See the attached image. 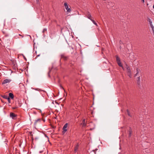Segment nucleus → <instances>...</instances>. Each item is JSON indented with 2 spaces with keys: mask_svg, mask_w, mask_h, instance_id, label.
I'll use <instances>...</instances> for the list:
<instances>
[{
  "mask_svg": "<svg viewBox=\"0 0 154 154\" xmlns=\"http://www.w3.org/2000/svg\"><path fill=\"white\" fill-rule=\"evenodd\" d=\"M116 61H117V62L118 65L120 67H122V63H121L120 59L119 57L118 56V55H116Z\"/></svg>",
  "mask_w": 154,
  "mask_h": 154,
  "instance_id": "nucleus-1",
  "label": "nucleus"
},
{
  "mask_svg": "<svg viewBox=\"0 0 154 154\" xmlns=\"http://www.w3.org/2000/svg\"><path fill=\"white\" fill-rule=\"evenodd\" d=\"M64 6H65L66 9L67 11V12H69L71 11V10L70 8H69V5L66 2L64 3Z\"/></svg>",
  "mask_w": 154,
  "mask_h": 154,
  "instance_id": "nucleus-2",
  "label": "nucleus"
},
{
  "mask_svg": "<svg viewBox=\"0 0 154 154\" xmlns=\"http://www.w3.org/2000/svg\"><path fill=\"white\" fill-rule=\"evenodd\" d=\"M137 72L136 74L134 75V76H139L140 75H141V73L140 70L138 68L136 69Z\"/></svg>",
  "mask_w": 154,
  "mask_h": 154,
  "instance_id": "nucleus-3",
  "label": "nucleus"
},
{
  "mask_svg": "<svg viewBox=\"0 0 154 154\" xmlns=\"http://www.w3.org/2000/svg\"><path fill=\"white\" fill-rule=\"evenodd\" d=\"M68 126V124L66 123L64 125L63 128V133H65L67 131L66 128Z\"/></svg>",
  "mask_w": 154,
  "mask_h": 154,
  "instance_id": "nucleus-4",
  "label": "nucleus"
},
{
  "mask_svg": "<svg viewBox=\"0 0 154 154\" xmlns=\"http://www.w3.org/2000/svg\"><path fill=\"white\" fill-rule=\"evenodd\" d=\"M42 121V119H41L39 118L37 120H35L34 123V125H36L38 124H40Z\"/></svg>",
  "mask_w": 154,
  "mask_h": 154,
  "instance_id": "nucleus-5",
  "label": "nucleus"
},
{
  "mask_svg": "<svg viewBox=\"0 0 154 154\" xmlns=\"http://www.w3.org/2000/svg\"><path fill=\"white\" fill-rule=\"evenodd\" d=\"M11 80L10 79H6L4 80L2 82V84H4L7 83H9Z\"/></svg>",
  "mask_w": 154,
  "mask_h": 154,
  "instance_id": "nucleus-6",
  "label": "nucleus"
},
{
  "mask_svg": "<svg viewBox=\"0 0 154 154\" xmlns=\"http://www.w3.org/2000/svg\"><path fill=\"white\" fill-rule=\"evenodd\" d=\"M61 58H63L65 60L67 59V57L64 54H62L61 55Z\"/></svg>",
  "mask_w": 154,
  "mask_h": 154,
  "instance_id": "nucleus-7",
  "label": "nucleus"
},
{
  "mask_svg": "<svg viewBox=\"0 0 154 154\" xmlns=\"http://www.w3.org/2000/svg\"><path fill=\"white\" fill-rule=\"evenodd\" d=\"M82 124L83 127H85L86 126V122L85 119H84L82 120Z\"/></svg>",
  "mask_w": 154,
  "mask_h": 154,
  "instance_id": "nucleus-8",
  "label": "nucleus"
},
{
  "mask_svg": "<svg viewBox=\"0 0 154 154\" xmlns=\"http://www.w3.org/2000/svg\"><path fill=\"white\" fill-rule=\"evenodd\" d=\"M9 97H10L11 99H13L14 98V96L13 94L11 93L9 94Z\"/></svg>",
  "mask_w": 154,
  "mask_h": 154,
  "instance_id": "nucleus-9",
  "label": "nucleus"
},
{
  "mask_svg": "<svg viewBox=\"0 0 154 154\" xmlns=\"http://www.w3.org/2000/svg\"><path fill=\"white\" fill-rule=\"evenodd\" d=\"M127 74H128V76L130 78L131 77L132 75H131V70H129V71H127Z\"/></svg>",
  "mask_w": 154,
  "mask_h": 154,
  "instance_id": "nucleus-10",
  "label": "nucleus"
},
{
  "mask_svg": "<svg viewBox=\"0 0 154 154\" xmlns=\"http://www.w3.org/2000/svg\"><path fill=\"white\" fill-rule=\"evenodd\" d=\"M78 147L79 145L78 144H76L74 148V151L75 152H76L77 151L78 149Z\"/></svg>",
  "mask_w": 154,
  "mask_h": 154,
  "instance_id": "nucleus-11",
  "label": "nucleus"
},
{
  "mask_svg": "<svg viewBox=\"0 0 154 154\" xmlns=\"http://www.w3.org/2000/svg\"><path fill=\"white\" fill-rule=\"evenodd\" d=\"M87 14L88 15V16H87V17L90 20L91 19H92L91 18V14L89 12H88Z\"/></svg>",
  "mask_w": 154,
  "mask_h": 154,
  "instance_id": "nucleus-12",
  "label": "nucleus"
},
{
  "mask_svg": "<svg viewBox=\"0 0 154 154\" xmlns=\"http://www.w3.org/2000/svg\"><path fill=\"white\" fill-rule=\"evenodd\" d=\"M10 116L13 119L14 117L16 116V115L13 113H11L10 114Z\"/></svg>",
  "mask_w": 154,
  "mask_h": 154,
  "instance_id": "nucleus-13",
  "label": "nucleus"
},
{
  "mask_svg": "<svg viewBox=\"0 0 154 154\" xmlns=\"http://www.w3.org/2000/svg\"><path fill=\"white\" fill-rule=\"evenodd\" d=\"M137 80L138 84H140V77L139 76L137 78Z\"/></svg>",
  "mask_w": 154,
  "mask_h": 154,
  "instance_id": "nucleus-14",
  "label": "nucleus"
},
{
  "mask_svg": "<svg viewBox=\"0 0 154 154\" xmlns=\"http://www.w3.org/2000/svg\"><path fill=\"white\" fill-rule=\"evenodd\" d=\"M91 21L93 23L97 26H98L97 24L95 22V21L92 19H91Z\"/></svg>",
  "mask_w": 154,
  "mask_h": 154,
  "instance_id": "nucleus-15",
  "label": "nucleus"
},
{
  "mask_svg": "<svg viewBox=\"0 0 154 154\" xmlns=\"http://www.w3.org/2000/svg\"><path fill=\"white\" fill-rule=\"evenodd\" d=\"M127 111L128 115L129 116L131 117H132V116L131 115L129 111L127 109Z\"/></svg>",
  "mask_w": 154,
  "mask_h": 154,
  "instance_id": "nucleus-16",
  "label": "nucleus"
},
{
  "mask_svg": "<svg viewBox=\"0 0 154 154\" xmlns=\"http://www.w3.org/2000/svg\"><path fill=\"white\" fill-rule=\"evenodd\" d=\"M2 97L3 98L7 99L9 97H8L7 95H3L2 96Z\"/></svg>",
  "mask_w": 154,
  "mask_h": 154,
  "instance_id": "nucleus-17",
  "label": "nucleus"
},
{
  "mask_svg": "<svg viewBox=\"0 0 154 154\" xmlns=\"http://www.w3.org/2000/svg\"><path fill=\"white\" fill-rule=\"evenodd\" d=\"M127 69V71L130 70V68L128 66V65L126 66Z\"/></svg>",
  "mask_w": 154,
  "mask_h": 154,
  "instance_id": "nucleus-18",
  "label": "nucleus"
},
{
  "mask_svg": "<svg viewBox=\"0 0 154 154\" xmlns=\"http://www.w3.org/2000/svg\"><path fill=\"white\" fill-rule=\"evenodd\" d=\"M129 132V137H131V134H132V131L131 130H130Z\"/></svg>",
  "mask_w": 154,
  "mask_h": 154,
  "instance_id": "nucleus-19",
  "label": "nucleus"
},
{
  "mask_svg": "<svg viewBox=\"0 0 154 154\" xmlns=\"http://www.w3.org/2000/svg\"><path fill=\"white\" fill-rule=\"evenodd\" d=\"M47 31V29L46 28H44L43 31H42V32L43 33H44L46 31Z\"/></svg>",
  "mask_w": 154,
  "mask_h": 154,
  "instance_id": "nucleus-20",
  "label": "nucleus"
},
{
  "mask_svg": "<svg viewBox=\"0 0 154 154\" xmlns=\"http://www.w3.org/2000/svg\"><path fill=\"white\" fill-rule=\"evenodd\" d=\"M35 53L37 55L36 57L35 58H37L38 57L40 56V54H37V51H35Z\"/></svg>",
  "mask_w": 154,
  "mask_h": 154,
  "instance_id": "nucleus-21",
  "label": "nucleus"
},
{
  "mask_svg": "<svg viewBox=\"0 0 154 154\" xmlns=\"http://www.w3.org/2000/svg\"><path fill=\"white\" fill-rule=\"evenodd\" d=\"M8 100V102L9 103H11V99H10V97H9L8 99H7Z\"/></svg>",
  "mask_w": 154,
  "mask_h": 154,
  "instance_id": "nucleus-22",
  "label": "nucleus"
},
{
  "mask_svg": "<svg viewBox=\"0 0 154 154\" xmlns=\"http://www.w3.org/2000/svg\"><path fill=\"white\" fill-rule=\"evenodd\" d=\"M141 2L142 3H144L145 2V1L144 0H141Z\"/></svg>",
  "mask_w": 154,
  "mask_h": 154,
  "instance_id": "nucleus-23",
  "label": "nucleus"
},
{
  "mask_svg": "<svg viewBox=\"0 0 154 154\" xmlns=\"http://www.w3.org/2000/svg\"><path fill=\"white\" fill-rule=\"evenodd\" d=\"M19 35H20V36H21L22 37V38H23V36H22L20 34H19Z\"/></svg>",
  "mask_w": 154,
  "mask_h": 154,
  "instance_id": "nucleus-24",
  "label": "nucleus"
},
{
  "mask_svg": "<svg viewBox=\"0 0 154 154\" xmlns=\"http://www.w3.org/2000/svg\"><path fill=\"white\" fill-rule=\"evenodd\" d=\"M49 72H48V76H49V77H50V75H49Z\"/></svg>",
  "mask_w": 154,
  "mask_h": 154,
  "instance_id": "nucleus-25",
  "label": "nucleus"
},
{
  "mask_svg": "<svg viewBox=\"0 0 154 154\" xmlns=\"http://www.w3.org/2000/svg\"><path fill=\"white\" fill-rule=\"evenodd\" d=\"M16 107H14V108H13V109H16Z\"/></svg>",
  "mask_w": 154,
  "mask_h": 154,
  "instance_id": "nucleus-26",
  "label": "nucleus"
},
{
  "mask_svg": "<svg viewBox=\"0 0 154 154\" xmlns=\"http://www.w3.org/2000/svg\"><path fill=\"white\" fill-rule=\"evenodd\" d=\"M153 9H154V5H153Z\"/></svg>",
  "mask_w": 154,
  "mask_h": 154,
  "instance_id": "nucleus-27",
  "label": "nucleus"
},
{
  "mask_svg": "<svg viewBox=\"0 0 154 154\" xmlns=\"http://www.w3.org/2000/svg\"><path fill=\"white\" fill-rule=\"evenodd\" d=\"M122 68L123 69V70H124V68L122 66Z\"/></svg>",
  "mask_w": 154,
  "mask_h": 154,
  "instance_id": "nucleus-28",
  "label": "nucleus"
},
{
  "mask_svg": "<svg viewBox=\"0 0 154 154\" xmlns=\"http://www.w3.org/2000/svg\"><path fill=\"white\" fill-rule=\"evenodd\" d=\"M36 0L37 2L38 1V0Z\"/></svg>",
  "mask_w": 154,
  "mask_h": 154,
  "instance_id": "nucleus-29",
  "label": "nucleus"
}]
</instances>
